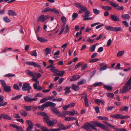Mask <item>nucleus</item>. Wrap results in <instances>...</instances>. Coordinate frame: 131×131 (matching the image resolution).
Returning <instances> with one entry per match:
<instances>
[{"label": "nucleus", "mask_w": 131, "mask_h": 131, "mask_svg": "<svg viewBox=\"0 0 131 131\" xmlns=\"http://www.w3.org/2000/svg\"><path fill=\"white\" fill-rule=\"evenodd\" d=\"M71 88V87H69L68 86H67L64 89V90L65 91L64 94H66L71 92L70 90V89Z\"/></svg>", "instance_id": "obj_29"}, {"label": "nucleus", "mask_w": 131, "mask_h": 131, "mask_svg": "<svg viewBox=\"0 0 131 131\" xmlns=\"http://www.w3.org/2000/svg\"><path fill=\"white\" fill-rule=\"evenodd\" d=\"M8 14L9 16L16 15V14L15 12L12 10H9L8 11Z\"/></svg>", "instance_id": "obj_26"}, {"label": "nucleus", "mask_w": 131, "mask_h": 131, "mask_svg": "<svg viewBox=\"0 0 131 131\" xmlns=\"http://www.w3.org/2000/svg\"><path fill=\"white\" fill-rule=\"evenodd\" d=\"M35 82L36 83L34 84L33 85L34 89L35 90H41L42 89V88L41 86H37V84H39V81L37 80V81H35Z\"/></svg>", "instance_id": "obj_12"}, {"label": "nucleus", "mask_w": 131, "mask_h": 131, "mask_svg": "<svg viewBox=\"0 0 131 131\" xmlns=\"http://www.w3.org/2000/svg\"><path fill=\"white\" fill-rule=\"evenodd\" d=\"M56 104L52 102L48 101L45 102L43 104L41 105V106H38V108L40 110L43 111L45 108L47 107L48 106L54 107L56 106Z\"/></svg>", "instance_id": "obj_2"}, {"label": "nucleus", "mask_w": 131, "mask_h": 131, "mask_svg": "<svg viewBox=\"0 0 131 131\" xmlns=\"http://www.w3.org/2000/svg\"><path fill=\"white\" fill-rule=\"evenodd\" d=\"M75 5L79 8L81 9L83 12H85L88 10L86 7L83 6L81 4L79 3H75Z\"/></svg>", "instance_id": "obj_9"}, {"label": "nucleus", "mask_w": 131, "mask_h": 131, "mask_svg": "<svg viewBox=\"0 0 131 131\" xmlns=\"http://www.w3.org/2000/svg\"><path fill=\"white\" fill-rule=\"evenodd\" d=\"M84 102L85 106L86 107H88L89 106V102L87 95H86L84 97Z\"/></svg>", "instance_id": "obj_30"}, {"label": "nucleus", "mask_w": 131, "mask_h": 131, "mask_svg": "<svg viewBox=\"0 0 131 131\" xmlns=\"http://www.w3.org/2000/svg\"><path fill=\"white\" fill-rule=\"evenodd\" d=\"M24 99L25 102L29 103L36 101L38 99L36 98H31L29 95L24 97Z\"/></svg>", "instance_id": "obj_7"}, {"label": "nucleus", "mask_w": 131, "mask_h": 131, "mask_svg": "<svg viewBox=\"0 0 131 131\" xmlns=\"http://www.w3.org/2000/svg\"><path fill=\"white\" fill-rule=\"evenodd\" d=\"M54 107H51L50 108L51 110L56 115L60 117H62V116H63L62 114L60 112L59 110L57 108Z\"/></svg>", "instance_id": "obj_8"}, {"label": "nucleus", "mask_w": 131, "mask_h": 131, "mask_svg": "<svg viewBox=\"0 0 131 131\" xmlns=\"http://www.w3.org/2000/svg\"><path fill=\"white\" fill-rule=\"evenodd\" d=\"M85 13L83 16V20H85V18L88 17L89 16V14L90 13V12L89 10H88L85 12Z\"/></svg>", "instance_id": "obj_20"}, {"label": "nucleus", "mask_w": 131, "mask_h": 131, "mask_svg": "<svg viewBox=\"0 0 131 131\" xmlns=\"http://www.w3.org/2000/svg\"><path fill=\"white\" fill-rule=\"evenodd\" d=\"M99 59L98 58H95L93 59H91L89 60L90 62H94L98 61Z\"/></svg>", "instance_id": "obj_52"}, {"label": "nucleus", "mask_w": 131, "mask_h": 131, "mask_svg": "<svg viewBox=\"0 0 131 131\" xmlns=\"http://www.w3.org/2000/svg\"><path fill=\"white\" fill-rule=\"evenodd\" d=\"M80 78V77L79 75H74L71 77V78L70 79V81H75Z\"/></svg>", "instance_id": "obj_17"}, {"label": "nucleus", "mask_w": 131, "mask_h": 131, "mask_svg": "<svg viewBox=\"0 0 131 131\" xmlns=\"http://www.w3.org/2000/svg\"><path fill=\"white\" fill-rule=\"evenodd\" d=\"M96 45H95L91 46L90 48V50L92 52H94L95 50Z\"/></svg>", "instance_id": "obj_34"}, {"label": "nucleus", "mask_w": 131, "mask_h": 131, "mask_svg": "<svg viewBox=\"0 0 131 131\" xmlns=\"http://www.w3.org/2000/svg\"><path fill=\"white\" fill-rule=\"evenodd\" d=\"M106 29L107 30H111L112 31H113V27L109 26H105Z\"/></svg>", "instance_id": "obj_38"}, {"label": "nucleus", "mask_w": 131, "mask_h": 131, "mask_svg": "<svg viewBox=\"0 0 131 131\" xmlns=\"http://www.w3.org/2000/svg\"><path fill=\"white\" fill-rule=\"evenodd\" d=\"M110 4L112 6L118 10H122L124 8L123 6L121 7L119 6L118 5L114 3L112 1L110 2Z\"/></svg>", "instance_id": "obj_10"}, {"label": "nucleus", "mask_w": 131, "mask_h": 131, "mask_svg": "<svg viewBox=\"0 0 131 131\" xmlns=\"http://www.w3.org/2000/svg\"><path fill=\"white\" fill-rule=\"evenodd\" d=\"M15 76V74L12 73H8L5 75V77H14Z\"/></svg>", "instance_id": "obj_46"}, {"label": "nucleus", "mask_w": 131, "mask_h": 131, "mask_svg": "<svg viewBox=\"0 0 131 131\" xmlns=\"http://www.w3.org/2000/svg\"><path fill=\"white\" fill-rule=\"evenodd\" d=\"M102 8L103 9L107 10H110L112 9L111 7L108 6H103Z\"/></svg>", "instance_id": "obj_28"}, {"label": "nucleus", "mask_w": 131, "mask_h": 131, "mask_svg": "<svg viewBox=\"0 0 131 131\" xmlns=\"http://www.w3.org/2000/svg\"><path fill=\"white\" fill-rule=\"evenodd\" d=\"M106 124L108 126L110 127H111L113 129L115 130L116 128L114 127L112 124H110L106 122Z\"/></svg>", "instance_id": "obj_54"}, {"label": "nucleus", "mask_w": 131, "mask_h": 131, "mask_svg": "<svg viewBox=\"0 0 131 131\" xmlns=\"http://www.w3.org/2000/svg\"><path fill=\"white\" fill-rule=\"evenodd\" d=\"M63 99L61 98H59L58 99H53L52 101H56L58 102H61L62 101Z\"/></svg>", "instance_id": "obj_58"}, {"label": "nucleus", "mask_w": 131, "mask_h": 131, "mask_svg": "<svg viewBox=\"0 0 131 131\" xmlns=\"http://www.w3.org/2000/svg\"><path fill=\"white\" fill-rule=\"evenodd\" d=\"M110 117L112 118H120L121 119V114H118L116 115H110Z\"/></svg>", "instance_id": "obj_15"}, {"label": "nucleus", "mask_w": 131, "mask_h": 131, "mask_svg": "<svg viewBox=\"0 0 131 131\" xmlns=\"http://www.w3.org/2000/svg\"><path fill=\"white\" fill-rule=\"evenodd\" d=\"M41 129L42 131H49V129H48L45 126L42 127Z\"/></svg>", "instance_id": "obj_64"}, {"label": "nucleus", "mask_w": 131, "mask_h": 131, "mask_svg": "<svg viewBox=\"0 0 131 131\" xmlns=\"http://www.w3.org/2000/svg\"><path fill=\"white\" fill-rule=\"evenodd\" d=\"M3 20L6 23H9L10 21V20L7 17H5L3 18Z\"/></svg>", "instance_id": "obj_47"}, {"label": "nucleus", "mask_w": 131, "mask_h": 131, "mask_svg": "<svg viewBox=\"0 0 131 131\" xmlns=\"http://www.w3.org/2000/svg\"><path fill=\"white\" fill-rule=\"evenodd\" d=\"M24 108L26 111H30L31 109V107L30 106H24Z\"/></svg>", "instance_id": "obj_33"}, {"label": "nucleus", "mask_w": 131, "mask_h": 131, "mask_svg": "<svg viewBox=\"0 0 131 131\" xmlns=\"http://www.w3.org/2000/svg\"><path fill=\"white\" fill-rule=\"evenodd\" d=\"M4 90L6 92H9L11 91V87L9 86L6 85L3 88Z\"/></svg>", "instance_id": "obj_18"}, {"label": "nucleus", "mask_w": 131, "mask_h": 131, "mask_svg": "<svg viewBox=\"0 0 131 131\" xmlns=\"http://www.w3.org/2000/svg\"><path fill=\"white\" fill-rule=\"evenodd\" d=\"M58 72V73H56L54 75L61 77L65 73L64 71H59Z\"/></svg>", "instance_id": "obj_21"}, {"label": "nucleus", "mask_w": 131, "mask_h": 131, "mask_svg": "<svg viewBox=\"0 0 131 131\" xmlns=\"http://www.w3.org/2000/svg\"><path fill=\"white\" fill-rule=\"evenodd\" d=\"M107 66L105 65L99 68V70L100 71H102L106 70L107 69Z\"/></svg>", "instance_id": "obj_40"}, {"label": "nucleus", "mask_w": 131, "mask_h": 131, "mask_svg": "<svg viewBox=\"0 0 131 131\" xmlns=\"http://www.w3.org/2000/svg\"><path fill=\"white\" fill-rule=\"evenodd\" d=\"M110 18L112 20L115 21H118L120 20V18L119 17L114 14L111 15Z\"/></svg>", "instance_id": "obj_14"}, {"label": "nucleus", "mask_w": 131, "mask_h": 131, "mask_svg": "<svg viewBox=\"0 0 131 131\" xmlns=\"http://www.w3.org/2000/svg\"><path fill=\"white\" fill-rule=\"evenodd\" d=\"M45 54L46 56L48 54H50L51 52V51L50 49L48 48H46L45 49Z\"/></svg>", "instance_id": "obj_35"}, {"label": "nucleus", "mask_w": 131, "mask_h": 131, "mask_svg": "<svg viewBox=\"0 0 131 131\" xmlns=\"http://www.w3.org/2000/svg\"><path fill=\"white\" fill-rule=\"evenodd\" d=\"M75 91H78L80 89L79 87L75 84H73L72 85L71 87Z\"/></svg>", "instance_id": "obj_22"}, {"label": "nucleus", "mask_w": 131, "mask_h": 131, "mask_svg": "<svg viewBox=\"0 0 131 131\" xmlns=\"http://www.w3.org/2000/svg\"><path fill=\"white\" fill-rule=\"evenodd\" d=\"M26 73L28 75L32 76H35L36 75V73H33L31 72L29 70H27Z\"/></svg>", "instance_id": "obj_19"}, {"label": "nucleus", "mask_w": 131, "mask_h": 131, "mask_svg": "<svg viewBox=\"0 0 131 131\" xmlns=\"http://www.w3.org/2000/svg\"><path fill=\"white\" fill-rule=\"evenodd\" d=\"M22 96V95H17L11 98V100H18Z\"/></svg>", "instance_id": "obj_32"}, {"label": "nucleus", "mask_w": 131, "mask_h": 131, "mask_svg": "<svg viewBox=\"0 0 131 131\" xmlns=\"http://www.w3.org/2000/svg\"><path fill=\"white\" fill-rule=\"evenodd\" d=\"M53 64H50V65L47 66V69L50 68L51 69H50L53 70L54 68V66L53 65Z\"/></svg>", "instance_id": "obj_61"}, {"label": "nucleus", "mask_w": 131, "mask_h": 131, "mask_svg": "<svg viewBox=\"0 0 131 131\" xmlns=\"http://www.w3.org/2000/svg\"><path fill=\"white\" fill-rule=\"evenodd\" d=\"M20 113L23 116L25 117L27 116V114L26 112L23 110H22L20 111Z\"/></svg>", "instance_id": "obj_41"}, {"label": "nucleus", "mask_w": 131, "mask_h": 131, "mask_svg": "<svg viewBox=\"0 0 131 131\" xmlns=\"http://www.w3.org/2000/svg\"><path fill=\"white\" fill-rule=\"evenodd\" d=\"M106 95L108 97L112 98L114 97V95L112 93H106Z\"/></svg>", "instance_id": "obj_51"}, {"label": "nucleus", "mask_w": 131, "mask_h": 131, "mask_svg": "<svg viewBox=\"0 0 131 131\" xmlns=\"http://www.w3.org/2000/svg\"><path fill=\"white\" fill-rule=\"evenodd\" d=\"M124 52L123 51H119L118 53L117 56L118 57L121 56L124 54Z\"/></svg>", "instance_id": "obj_48"}, {"label": "nucleus", "mask_w": 131, "mask_h": 131, "mask_svg": "<svg viewBox=\"0 0 131 131\" xmlns=\"http://www.w3.org/2000/svg\"><path fill=\"white\" fill-rule=\"evenodd\" d=\"M78 16V14L76 13H74L72 15V20H74Z\"/></svg>", "instance_id": "obj_44"}, {"label": "nucleus", "mask_w": 131, "mask_h": 131, "mask_svg": "<svg viewBox=\"0 0 131 131\" xmlns=\"http://www.w3.org/2000/svg\"><path fill=\"white\" fill-rule=\"evenodd\" d=\"M86 82V81L85 80H82L81 81H80L78 83L77 85H82L85 83Z\"/></svg>", "instance_id": "obj_45"}, {"label": "nucleus", "mask_w": 131, "mask_h": 131, "mask_svg": "<svg viewBox=\"0 0 131 131\" xmlns=\"http://www.w3.org/2000/svg\"><path fill=\"white\" fill-rule=\"evenodd\" d=\"M50 70L54 73H58L59 71L57 69H55L54 68L53 70L50 69Z\"/></svg>", "instance_id": "obj_57"}, {"label": "nucleus", "mask_w": 131, "mask_h": 131, "mask_svg": "<svg viewBox=\"0 0 131 131\" xmlns=\"http://www.w3.org/2000/svg\"><path fill=\"white\" fill-rule=\"evenodd\" d=\"M51 12H53L56 14H59V12L58 11V10L56 8H53L51 10Z\"/></svg>", "instance_id": "obj_36"}, {"label": "nucleus", "mask_w": 131, "mask_h": 131, "mask_svg": "<svg viewBox=\"0 0 131 131\" xmlns=\"http://www.w3.org/2000/svg\"><path fill=\"white\" fill-rule=\"evenodd\" d=\"M104 88L109 91H111L113 90L111 86L107 85H104Z\"/></svg>", "instance_id": "obj_27"}, {"label": "nucleus", "mask_w": 131, "mask_h": 131, "mask_svg": "<svg viewBox=\"0 0 131 131\" xmlns=\"http://www.w3.org/2000/svg\"><path fill=\"white\" fill-rule=\"evenodd\" d=\"M78 113L77 111L73 110L71 111H64L63 112V114L62 115L63 116L62 117L65 116L66 115L69 116H73L75 114H78Z\"/></svg>", "instance_id": "obj_6"}, {"label": "nucleus", "mask_w": 131, "mask_h": 131, "mask_svg": "<svg viewBox=\"0 0 131 131\" xmlns=\"http://www.w3.org/2000/svg\"><path fill=\"white\" fill-rule=\"evenodd\" d=\"M28 125V127L26 129V131H32L30 130L32 129L33 127V124L32 122L30 121L27 120L26 121Z\"/></svg>", "instance_id": "obj_11"}, {"label": "nucleus", "mask_w": 131, "mask_h": 131, "mask_svg": "<svg viewBox=\"0 0 131 131\" xmlns=\"http://www.w3.org/2000/svg\"><path fill=\"white\" fill-rule=\"evenodd\" d=\"M100 101L101 100L96 99L95 100L94 102L98 105H100Z\"/></svg>", "instance_id": "obj_59"}, {"label": "nucleus", "mask_w": 131, "mask_h": 131, "mask_svg": "<svg viewBox=\"0 0 131 131\" xmlns=\"http://www.w3.org/2000/svg\"><path fill=\"white\" fill-rule=\"evenodd\" d=\"M29 83H26L23 84L22 86V90L24 91H27V90L31 88Z\"/></svg>", "instance_id": "obj_13"}, {"label": "nucleus", "mask_w": 131, "mask_h": 131, "mask_svg": "<svg viewBox=\"0 0 131 131\" xmlns=\"http://www.w3.org/2000/svg\"><path fill=\"white\" fill-rule=\"evenodd\" d=\"M128 109V107L127 106H124V107H122L120 110L121 111H125L127 112Z\"/></svg>", "instance_id": "obj_39"}, {"label": "nucleus", "mask_w": 131, "mask_h": 131, "mask_svg": "<svg viewBox=\"0 0 131 131\" xmlns=\"http://www.w3.org/2000/svg\"><path fill=\"white\" fill-rule=\"evenodd\" d=\"M93 10L94 13L96 15L99 14L100 13V12L99 11V10H97L96 9H93Z\"/></svg>", "instance_id": "obj_56"}, {"label": "nucleus", "mask_w": 131, "mask_h": 131, "mask_svg": "<svg viewBox=\"0 0 131 131\" xmlns=\"http://www.w3.org/2000/svg\"><path fill=\"white\" fill-rule=\"evenodd\" d=\"M51 9L49 7H46L45 9L42 12H46L49 11H51Z\"/></svg>", "instance_id": "obj_55"}, {"label": "nucleus", "mask_w": 131, "mask_h": 131, "mask_svg": "<svg viewBox=\"0 0 131 131\" xmlns=\"http://www.w3.org/2000/svg\"><path fill=\"white\" fill-rule=\"evenodd\" d=\"M115 130L116 131H128L125 128H116Z\"/></svg>", "instance_id": "obj_49"}, {"label": "nucleus", "mask_w": 131, "mask_h": 131, "mask_svg": "<svg viewBox=\"0 0 131 131\" xmlns=\"http://www.w3.org/2000/svg\"><path fill=\"white\" fill-rule=\"evenodd\" d=\"M112 42V40L111 39H109L108 40L107 44V47L109 46L111 44Z\"/></svg>", "instance_id": "obj_62"}, {"label": "nucleus", "mask_w": 131, "mask_h": 131, "mask_svg": "<svg viewBox=\"0 0 131 131\" xmlns=\"http://www.w3.org/2000/svg\"><path fill=\"white\" fill-rule=\"evenodd\" d=\"M122 18L124 19H127L130 18V16L128 14H124L122 16Z\"/></svg>", "instance_id": "obj_31"}, {"label": "nucleus", "mask_w": 131, "mask_h": 131, "mask_svg": "<svg viewBox=\"0 0 131 131\" xmlns=\"http://www.w3.org/2000/svg\"><path fill=\"white\" fill-rule=\"evenodd\" d=\"M37 38L38 40L42 42H44L47 41V39L42 37H37Z\"/></svg>", "instance_id": "obj_25"}, {"label": "nucleus", "mask_w": 131, "mask_h": 131, "mask_svg": "<svg viewBox=\"0 0 131 131\" xmlns=\"http://www.w3.org/2000/svg\"><path fill=\"white\" fill-rule=\"evenodd\" d=\"M13 87L15 89L18 90L19 89V88L17 84H15L13 85Z\"/></svg>", "instance_id": "obj_63"}, {"label": "nucleus", "mask_w": 131, "mask_h": 131, "mask_svg": "<svg viewBox=\"0 0 131 131\" xmlns=\"http://www.w3.org/2000/svg\"><path fill=\"white\" fill-rule=\"evenodd\" d=\"M41 21L42 22H43L45 21L44 19V15H42L40 16L37 19V21L39 22Z\"/></svg>", "instance_id": "obj_23"}, {"label": "nucleus", "mask_w": 131, "mask_h": 131, "mask_svg": "<svg viewBox=\"0 0 131 131\" xmlns=\"http://www.w3.org/2000/svg\"><path fill=\"white\" fill-rule=\"evenodd\" d=\"M113 31L116 32L122 30V29L121 27H113Z\"/></svg>", "instance_id": "obj_24"}, {"label": "nucleus", "mask_w": 131, "mask_h": 131, "mask_svg": "<svg viewBox=\"0 0 131 131\" xmlns=\"http://www.w3.org/2000/svg\"><path fill=\"white\" fill-rule=\"evenodd\" d=\"M130 86H131V81L128 80L126 83L125 85L124 86L123 90L121 89L120 92L122 93H125L126 92L129 91L128 87Z\"/></svg>", "instance_id": "obj_5"}, {"label": "nucleus", "mask_w": 131, "mask_h": 131, "mask_svg": "<svg viewBox=\"0 0 131 131\" xmlns=\"http://www.w3.org/2000/svg\"><path fill=\"white\" fill-rule=\"evenodd\" d=\"M26 64L28 65L33 66L34 67H37L40 69L39 70V72L43 73L44 72L41 69V66L38 63L34 61H27L25 62Z\"/></svg>", "instance_id": "obj_3"}, {"label": "nucleus", "mask_w": 131, "mask_h": 131, "mask_svg": "<svg viewBox=\"0 0 131 131\" xmlns=\"http://www.w3.org/2000/svg\"><path fill=\"white\" fill-rule=\"evenodd\" d=\"M94 125L88 123L86 124L83 125L82 128L85 129L87 131H92L91 129L89 127H91L93 129L96 130L97 129L95 127H98L103 129L107 130L108 129V127L105 126L103 124L101 123L98 121H95L94 123Z\"/></svg>", "instance_id": "obj_1"}, {"label": "nucleus", "mask_w": 131, "mask_h": 131, "mask_svg": "<svg viewBox=\"0 0 131 131\" xmlns=\"http://www.w3.org/2000/svg\"><path fill=\"white\" fill-rule=\"evenodd\" d=\"M41 115L44 116L43 118V121L44 120V118L45 117H46L47 118L49 116L47 113L43 112H41Z\"/></svg>", "instance_id": "obj_42"}, {"label": "nucleus", "mask_w": 131, "mask_h": 131, "mask_svg": "<svg viewBox=\"0 0 131 131\" xmlns=\"http://www.w3.org/2000/svg\"><path fill=\"white\" fill-rule=\"evenodd\" d=\"M1 115L2 117L5 119L8 120H10L12 119L11 117L9 115L6 114H2Z\"/></svg>", "instance_id": "obj_16"}, {"label": "nucleus", "mask_w": 131, "mask_h": 131, "mask_svg": "<svg viewBox=\"0 0 131 131\" xmlns=\"http://www.w3.org/2000/svg\"><path fill=\"white\" fill-rule=\"evenodd\" d=\"M102 84V82H99L95 83L94 84V86L96 87L97 86H100Z\"/></svg>", "instance_id": "obj_50"}, {"label": "nucleus", "mask_w": 131, "mask_h": 131, "mask_svg": "<svg viewBox=\"0 0 131 131\" xmlns=\"http://www.w3.org/2000/svg\"><path fill=\"white\" fill-rule=\"evenodd\" d=\"M97 118L99 119L102 120L106 121L108 119V118L107 117L102 116H98Z\"/></svg>", "instance_id": "obj_37"}, {"label": "nucleus", "mask_w": 131, "mask_h": 131, "mask_svg": "<svg viewBox=\"0 0 131 131\" xmlns=\"http://www.w3.org/2000/svg\"><path fill=\"white\" fill-rule=\"evenodd\" d=\"M49 117H45L43 121L46 123L49 127H51L56 124L57 122V120L54 119L51 121L49 119Z\"/></svg>", "instance_id": "obj_4"}, {"label": "nucleus", "mask_w": 131, "mask_h": 131, "mask_svg": "<svg viewBox=\"0 0 131 131\" xmlns=\"http://www.w3.org/2000/svg\"><path fill=\"white\" fill-rule=\"evenodd\" d=\"M58 126L59 127L61 128V129L62 130V129L63 128L64 126L60 122H59L58 123Z\"/></svg>", "instance_id": "obj_53"}, {"label": "nucleus", "mask_w": 131, "mask_h": 131, "mask_svg": "<svg viewBox=\"0 0 131 131\" xmlns=\"http://www.w3.org/2000/svg\"><path fill=\"white\" fill-rule=\"evenodd\" d=\"M0 82L2 86L4 88L6 85L5 81L3 80H0Z\"/></svg>", "instance_id": "obj_43"}, {"label": "nucleus", "mask_w": 131, "mask_h": 131, "mask_svg": "<svg viewBox=\"0 0 131 131\" xmlns=\"http://www.w3.org/2000/svg\"><path fill=\"white\" fill-rule=\"evenodd\" d=\"M31 55L33 56H37V54L36 50H35L32 51V52L31 54Z\"/></svg>", "instance_id": "obj_60"}]
</instances>
